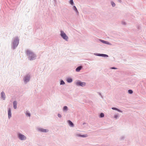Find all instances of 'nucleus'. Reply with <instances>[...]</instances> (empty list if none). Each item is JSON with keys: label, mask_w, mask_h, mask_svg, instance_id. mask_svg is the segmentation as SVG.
<instances>
[{"label": "nucleus", "mask_w": 146, "mask_h": 146, "mask_svg": "<svg viewBox=\"0 0 146 146\" xmlns=\"http://www.w3.org/2000/svg\"><path fill=\"white\" fill-rule=\"evenodd\" d=\"M119 112H120V113H122L123 112V111H122L121 110H120L119 111Z\"/></svg>", "instance_id": "obj_33"}, {"label": "nucleus", "mask_w": 146, "mask_h": 146, "mask_svg": "<svg viewBox=\"0 0 146 146\" xmlns=\"http://www.w3.org/2000/svg\"><path fill=\"white\" fill-rule=\"evenodd\" d=\"M30 79V74L29 73L27 74L24 77L23 80L25 84L29 82Z\"/></svg>", "instance_id": "obj_4"}, {"label": "nucleus", "mask_w": 146, "mask_h": 146, "mask_svg": "<svg viewBox=\"0 0 146 146\" xmlns=\"http://www.w3.org/2000/svg\"><path fill=\"white\" fill-rule=\"evenodd\" d=\"M102 57H109L108 55L107 54H102Z\"/></svg>", "instance_id": "obj_23"}, {"label": "nucleus", "mask_w": 146, "mask_h": 146, "mask_svg": "<svg viewBox=\"0 0 146 146\" xmlns=\"http://www.w3.org/2000/svg\"><path fill=\"white\" fill-rule=\"evenodd\" d=\"M104 114L103 113H101L99 115V117L100 118H102L104 117Z\"/></svg>", "instance_id": "obj_19"}, {"label": "nucleus", "mask_w": 146, "mask_h": 146, "mask_svg": "<svg viewBox=\"0 0 146 146\" xmlns=\"http://www.w3.org/2000/svg\"><path fill=\"white\" fill-rule=\"evenodd\" d=\"M125 137L124 136L122 135L120 136L119 138V140L121 141H122L124 139Z\"/></svg>", "instance_id": "obj_18"}, {"label": "nucleus", "mask_w": 146, "mask_h": 146, "mask_svg": "<svg viewBox=\"0 0 146 146\" xmlns=\"http://www.w3.org/2000/svg\"><path fill=\"white\" fill-rule=\"evenodd\" d=\"M86 124V123H83V124H83V125H84V124Z\"/></svg>", "instance_id": "obj_38"}, {"label": "nucleus", "mask_w": 146, "mask_h": 146, "mask_svg": "<svg viewBox=\"0 0 146 146\" xmlns=\"http://www.w3.org/2000/svg\"><path fill=\"white\" fill-rule=\"evenodd\" d=\"M1 98L3 100H5V93L2 91L1 93Z\"/></svg>", "instance_id": "obj_9"}, {"label": "nucleus", "mask_w": 146, "mask_h": 146, "mask_svg": "<svg viewBox=\"0 0 146 146\" xmlns=\"http://www.w3.org/2000/svg\"><path fill=\"white\" fill-rule=\"evenodd\" d=\"M83 68V66H78L76 69V71L77 72H79Z\"/></svg>", "instance_id": "obj_12"}, {"label": "nucleus", "mask_w": 146, "mask_h": 146, "mask_svg": "<svg viewBox=\"0 0 146 146\" xmlns=\"http://www.w3.org/2000/svg\"><path fill=\"white\" fill-rule=\"evenodd\" d=\"M18 138L21 140H25L27 139L26 137L21 133H19L17 134Z\"/></svg>", "instance_id": "obj_5"}, {"label": "nucleus", "mask_w": 146, "mask_h": 146, "mask_svg": "<svg viewBox=\"0 0 146 146\" xmlns=\"http://www.w3.org/2000/svg\"><path fill=\"white\" fill-rule=\"evenodd\" d=\"M122 24L124 25H126V23L125 21H122Z\"/></svg>", "instance_id": "obj_30"}, {"label": "nucleus", "mask_w": 146, "mask_h": 146, "mask_svg": "<svg viewBox=\"0 0 146 146\" xmlns=\"http://www.w3.org/2000/svg\"><path fill=\"white\" fill-rule=\"evenodd\" d=\"M119 110H120L119 109H118V108H117V111L119 112Z\"/></svg>", "instance_id": "obj_36"}, {"label": "nucleus", "mask_w": 146, "mask_h": 146, "mask_svg": "<svg viewBox=\"0 0 146 146\" xmlns=\"http://www.w3.org/2000/svg\"><path fill=\"white\" fill-rule=\"evenodd\" d=\"M111 109L113 110H116L117 111V108H115V107H112V108H111Z\"/></svg>", "instance_id": "obj_29"}, {"label": "nucleus", "mask_w": 146, "mask_h": 146, "mask_svg": "<svg viewBox=\"0 0 146 146\" xmlns=\"http://www.w3.org/2000/svg\"><path fill=\"white\" fill-rule=\"evenodd\" d=\"M11 117V109L10 108H8V117L9 119Z\"/></svg>", "instance_id": "obj_11"}, {"label": "nucleus", "mask_w": 146, "mask_h": 146, "mask_svg": "<svg viewBox=\"0 0 146 146\" xmlns=\"http://www.w3.org/2000/svg\"><path fill=\"white\" fill-rule=\"evenodd\" d=\"M72 9H73V10L74 11H75L76 14L77 15H78L79 14V12H78L76 7L75 6H74V5L72 7Z\"/></svg>", "instance_id": "obj_14"}, {"label": "nucleus", "mask_w": 146, "mask_h": 146, "mask_svg": "<svg viewBox=\"0 0 146 146\" xmlns=\"http://www.w3.org/2000/svg\"><path fill=\"white\" fill-rule=\"evenodd\" d=\"M98 93L99 94L100 96H101V97L102 98H103V96H102V94H101V93H100V92H98Z\"/></svg>", "instance_id": "obj_32"}, {"label": "nucleus", "mask_w": 146, "mask_h": 146, "mask_svg": "<svg viewBox=\"0 0 146 146\" xmlns=\"http://www.w3.org/2000/svg\"><path fill=\"white\" fill-rule=\"evenodd\" d=\"M119 117V114H117L115 115L114 116V117L116 119H117V118Z\"/></svg>", "instance_id": "obj_26"}, {"label": "nucleus", "mask_w": 146, "mask_h": 146, "mask_svg": "<svg viewBox=\"0 0 146 146\" xmlns=\"http://www.w3.org/2000/svg\"><path fill=\"white\" fill-rule=\"evenodd\" d=\"M102 54L98 53H94V54L96 56H101Z\"/></svg>", "instance_id": "obj_22"}, {"label": "nucleus", "mask_w": 146, "mask_h": 146, "mask_svg": "<svg viewBox=\"0 0 146 146\" xmlns=\"http://www.w3.org/2000/svg\"><path fill=\"white\" fill-rule=\"evenodd\" d=\"M118 1L120 2H121V0H118Z\"/></svg>", "instance_id": "obj_37"}, {"label": "nucleus", "mask_w": 146, "mask_h": 146, "mask_svg": "<svg viewBox=\"0 0 146 146\" xmlns=\"http://www.w3.org/2000/svg\"><path fill=\"white\" fill-rule=\"evenodd\" d=\"M128 93L130 94H131L133 93V91L132 90L129 89L128 91Z\"/></svg>", "instance_id": "obj_24"}, {"label": "nucleus", "mask_w": 146, "mask_h": 146, "mask_svg": "<svg viewBox=\"0 0 146 146\" xmlns=\"http://www.w3.org/2000/svg\"><path fill=\"white\" fill-rule=\"evenodd\" d=\"M57 115L58 116L59 118H61L62 117L60 113H58Z\"/></svg>", "instance_id": "obj_31"}, {"label": "nucleus", "mask_w": 146, "mask_h": 146, "mask_svg": "<svg viewBox=\"0 0 146 146\" xmlns=\"http://www.w3.org/2000/svg\"><path fill=\"white\" fill-rule=\"evenodd\" d=\"M69 3L72 5H73L74 4L73 0H70Z\"/></svg>", "instance_id": "obj_21"}, {"label": "nucleus", "mask_w": 146, "mask_h": 146, "mask_svg": "<svg viewBox=\"0 0 146 146\" xmlns=\"http://www.w3.org/2000/svg\"><path fill=\"white\" fill-rule=\"evenodd\" d=\"M25 54L28 57V59L30 60H33L36 58V54L29 50L27 49L26 51Z\"/></svg>", "instance_id": "obj_1"}, {"label": "nucleus", "mask_w": 146, "mask_h": 146, "mask_svg": "<svg viewBox=\"0 0 146 146\" xmlns=\"http://www.w3.org/2000/svg\"><path fill=\"white\" fill-rule=\"evenodd\" d=\"M67 82L68 83H71L73 81V79L71 77H67L66 79Z\"/></svg>", "instance_id": "obj_13"}, {"label": "nucleus", "mask_w": 146, "mask_h": 146, "mask_svg": "<svg viewBox=\"0 0 146 146\" xmlns=\"http://www.w3.org/2000/svg\"><path fill=\"white\" fill-rule=\"evenodd\" d=\"M65 84V83L63 80H61L60 82V85H64Z\"/></svg>", "instance_id": "obj_20"}, {"label": "nucleus", "mask_w": 146, "mask_h": 146, "mask_svg": "<svg viewBox=\"0 0 146 146\" xmlns=\"http://www.w3.org/2000/svg\"><path fill=\"white\" fill-rule=\"evenodd\" d=\"M53 1L54 2V4H55L56 2V0H53Z\"/></svg>", "instance_id": "obj_34"}, {"label": "nucleus", "mask_w": 146, "mask_h": 146, "mask_svg": "<svg viewBox=\"0 0 146 146\" xmlns=\"http://www.w3.org/2000/svg\"><path fill=\"white\" fill-rule=\"evenodd\" d=\"M137 28L138 29H140V26H138L137 27Z\"/></svg>", "instance_id": "obj_35"}, {"label": "nucleus", "mask_w": 146, "mask_h": 146, "mask_svg": "<svg viewBox=\"0 0 146 146\" xmlns=\"http://www.w3.org/2000/svg\"><path fill=\"white\" fill-rule=\"evenodd\" d=\"M67 122L69 125L71 127H74V124L70 120H68Z\"/></svg>", "instance_id": "obj_10"}, {"label": "nucleus", "mask_w": 146, "mask_h": 146, "mask_svg": "<svg viewBox=\"0 0 146 146\" xmlns=\"http://www.w3.org/2000/svg\"><path fill=\"white\" fill-rule=\"evenodd\" d=\"M19 39L18 36L13 38L11 42V48L15 50L16 48L19 43Z\"/></svg>", "instance_id": "obj_2"}, {"label": "nucleus", "mask_w": 146, "mask_h": 146, "mask_svg": "<svg viewBox=\"0 0 146 146\" xmlns=\"http://www.w3.org/2000/svg\"><path fill=\"white\" fill-rule=\"evenodd\" d=\"M37 130L40 132L43 133H47L49 131V130L46 129H44L42 128H38L37 129Z\"/></svg>", "instance_id": "obj_7"}, {"label": "nucleus", "mask_w": 146, "mask_h": 146, "mask_svg": "<svg viewBox=\"0 0 146 146\" xmlns=\"http://www.w3.org/2000/svg\"><path fill=\"white\" fill-rule=\"evenodd\" d=\"M60 35L61 37L66 41H68V37L64 32L62 31H61Z\"/></svg>", "instance_id": "obj_3"}, {"label": "nucleus", "mask_w": 146, "mask_h": 146, "mask_svg": "<svg viewBox=\"0 0 146 146\" xmlns=\"http://www.w3.org/2000/svg\"><path fill=\"white\" fill-rule=\"evenodd\" d=\"M13 108L15 109H16L17 108V102L16 101H14L13 103Z\"/></svg>", "instance_id": "obj_16"}, {"label": "nucleus", "mask_w": 146, "mask_h": 146, "mask_svg": "<svg viewBox=\"0 0 146 146\" xmlns=\"http://www.w3.org/2000/svg\"><path fill=\"white\" fill-rule=\"evenodd\" d=\"M26 115L29 117H30L31 116V113L29 112H27L26 113Z\"/></svg>", "instance_id": "obj_27"}, {"label": "nucleus", "mask_w": 146, "mask_h": 146, "mask_svg": "<svg viewBox=\"0 0 146 146\" xmlns=\"http://www.w3.org/2000/svg\"><path fill=\"white\" fill-rule=\"evenodd\" d=\"M99 40L100 41V42H102L103 43H104V44H108L109 45H111V44L108 41H105V40H102L101 39H99Z\"/></svg>", "instance_id": "obj_8"}, {"label": "nucleus", "mask_w": 146, "mask_h": 146, "mask_svg": "<svg viewBox=\"0 0 146 146\" xmlns=\"http://www.w3.org/2000/svg\"><path fill=\"white\" fill-rule=\"evenodd\" d=\"M77 136L78 137H86L87 136V134H84V135H81L80 134H78L77 135Z\"/></svg>", "instance_id": "obj_15"}, {"label": "nucleus", "mask_w": 146, "mask_h": 146, "mask_svg": "<svg viewBox=\"0 0 146 146\" xmlns=\"http://www.w3.org/2000/svg\"><path fill=\"white\" fill-rule=\"evenodd\" d=\"M68 110V107L66 106H64L63 107V110L64 111H66Z\"/></svg>", "instance_id": "obj_17"}, {"label": "nucleus", "mask_w": 146, "mask_h": 146, "mask_svg": "<svg viewBox=\"0 0 146 146\" xmlns=\"http://www.w3.org/2000/svg\"><path fill=\"white\" fill-rule=\"evenodd\" d=\"M110 69H115V70H117V69L118 68H116L115 67H111L110 68Z\"/></svg>", "instance_id": "obj_28"}, {"label": "nucleus", "mask_w": 146, "mask_h": 146, "mask_svg": "<svg viewBox=\"0 0 146 146\" xmlns=\"http://www.w3.org/2000/svg\"><path fill=\"white\" fill-rule=\"evenodd\" d=\"M111 5L113 7H114L115 6V4L113 1H111Z\"/></svg>", "instance_id": "obj_25"}, {"label": "nucleus", "mask_w": 146, "mask_h": 146, "mask_svg": "<svg viewBox=\"0 0 146 146\" xmlns=\"http://www.w3.org/2000/svg\"><path fill=\"white\" fill-rule=\"evenodd\" d=\"M76 84L77 86L83 87L86 85V83L85 82H82L81 81L78 80L76 82Z\"/></svg>", "instance_id": "obj_6"}]
</instances>
